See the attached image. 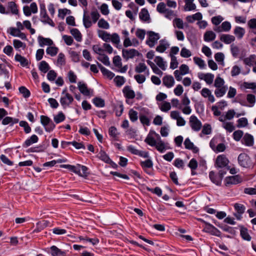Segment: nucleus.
Listing matches in <instances>:
<instances>
[{"label": "nucleus", "mask_w": 256, "mask_h": 256, "mask_svg": "<svg viewBox=\"0 0 256 256\" xmlns=\"http://www.w3.org/2000/svg\"><path fill=\"white\" fill-rule=\"evenodd\" d=\"M240 165L244 168H250L252 166V160L250 156L246 153H241L238 158Z\"/></svg>", "instance_id": "f257e3e1"}, {"label": "nucleus", "mask_w": 256, "mask_h": 256, "mask_svg": "<svg viewBox=\"0 0 256 256\" xmlns=\"http://www.w3.org/2000/svg\"><path fill=\"white\" fill-rule=\"evenodd\" d=\"M40 118V122L44 126L46 132H50L56 126L54 124L48 116L42 115Z\"/></svg>", "instance_id": "f03ea898"}, {"label": "nucleus", "mask_w": 256, "mask_h": 256, "mask_svg": "<svg viewBox=\"0 0 256 256\" xmlns=\"http://www.w3.org/2000/svg\"><path fill=\"white\" fill-rule=\"evenodd\" d=\"M147 34L148 36V39L146 41V44L150 48H152L160 38V35L158 33H156L152 31L148 32Z\"/></svg>", "instance_id": "7ed1b4c3"}, {"label": "nucleus", "mask_w": 256, "mask_h": 256, "mask_svg": "<svg viewBox=\"0 0 256 256\" xmlns=\"http://www.w3.org/2000/svg\"><path fill=\"white\" fill-rule=\"evenodd\" d=\"M190 124L192 130L196 132H198L202 127L201 122L194 115L190 118Z\"/></svg>", "instance_id": "20e7f679"}, {"label": "nucleus", "mask_w": 256, "mask_h": 256, "mask_svg": "<svg viewBox=\"0 0 256 256\" xmlns=\"http://www.w3.org/2000/svg\"><path fill=\"white\" fill-rule=\"evenodd\" d=\"M140 54L135 49L126 50L123 49L122 50V56L126 60H128L130 58H133L136 56H139Z\"/></svg>", "instance_id": "39448f33"}, {"label": "nucleus", "mask_w": 256, "mask_h": 256, "mask_svg": "<svg viewBox=\"0 0 256 256\" xmlns=\"http://www.w3.org/2000/svg\"><path fill=\"white\" fill-rule=\"evenodd\" d=\"M228 160L224 155H220L216 158L215 166L217 168H224L228 166Z\"/></svg>", "instance_id": "423d86ee"}, {"label": "nucleus", "mask_w": 256, "mask_h": 256, "mask_svg": "<svg viewBox=\"0 0 256 256\" xmlns=\"http://www.w3.org/2000/svg\"><path fill=\"white\" fill-rule=\"evenodd\" d=\"M204 232L209 233L212 235L219 236L220 234V231L212 224L208 223H206L204 230Z\"/></svg>", "instance_id": "0eeeda50"}, {"label": "nucleus", "mask_w": 256, "mask_h": 256, "mask_svg": "<svg viewBox=\"0 0 256 256\" xmlns=\"http://www.w3.org/2000/svg\"><path fill=\"white\" fill-rule=\"evenodd\" d=\"M74 100L73 97L68 93H66L65 96H62L60 100V102L64 108L69 106Z\"/></svg>", "instance_id": "6e6552de"}, {"label": "nucleus", "mask_w": 256, "mask_h": 256, "mask_svg": "<svg viewBox=\"0 0 256 256\" xmlns=\"http://www.w3.org/2000/svg\"><path fill=\"white\" fill-rule=\"evenodd\" d=\"M40 20L44 24H48L52 27L55 26V24L52 20L48 16L46 10L40 12Z\"/></svg>", "instance_id": "1a4fd4ad"}, {"label": "nucleus", "mask_w": 256, "mask_h": 256, "mask_svg": "<svg viewBox=\"0 0 256 256\" xmlns=\"http://www.w3.org/2000/svg\"><path fill=\"white\" fill-rule=\"evenodd\" d=\"M242 143L248 146H252L254 144V139L252 136L246 133L242 140Z\"/></svg>", "instance_id": "9d476101"}, {"label": "nucleus", "mask_w": 256, "mask_h": 256, "mask_svg": "<svg viewBox=\"0 0 256 256\" xmlns=\"http://www.w3.org/2000/svg\"><path fill=\"white\" fill-rule=\"evenodd\" d=\"M184 144L186 149L192 150L194 154H196L199 152L198 148L195 146L188 138L185 140Z\"/></svg>", "instance_id": "9b49d317"}, {"label": "nucleus", "mask_w": 256, "mask_h": 256, "mask_svg": "<svg viewBox=\"0 0 256 256\" xmlns=\"http://www.w3.org/2000/svg\"><path fill=\"white\" fill-rule=\"evenodd\" d=\"M162 84L166 88H170L174 86V80L171 75H166L162 78Z\"/></svg>", "instance_id": "f8f14e48"}, {"label": "nucleus", "mask_w": 256, "mask_h": 256, "mask_svg": "<svg viewBox=\"0 0 256 256\" xmlns=\"http://www.w3.org/2000/svg\"><path fill=\"white\" fill-rule=\"evenodd\" d=\"M226 185L236 184L241 182L240 178L238 175L226 177L225 179Z\"/></svg>", "instance_id": "ddd939ff"}, {"label": "nucleus", "mask_w": 256, "mask_h": 256, "mask_svg": "<svg viewBox=\"0 0 256 256\" xmlns=\"http://www.w3.org/2000/svg\"><path fill=\"white\" fill-rule=\"evenodd\" d=\"M60 168L68 169L69 170L74 172L77 174H80V164H78L76 166L70 164H60Z\"/></svg>", "instance_id": "4468645a"}, {"label": "nucleus", "mask_w": 256, "mask_h": 256, "mask_svg": "<svg viewBox=\"0 0 256 256\" xmlns=\"http://www.w3.org/2000/svg\"><path fill=\"white\" fill-rule=\"evenodd\" d=\"M122 92L126 99H133L136 96L134 92L129 86H125L122 90Z\"/></svg>", "instance_id": "2eb2a0df"}, {"label": "nucleus", "mask_w": 256, "mask_h": 256, "mask_svg": "<svg viewBox=\"0 0 256 256\" xmlns=\"http://www.w3.org/2000/svg\"><path fill=\"white\" fill-rule=\"evenodd\" d=\"M154 134L157 138L160 139V140L156 142V144L154 146L158 152H163L166 149L164 142L160 140V138L158 134H156L154 132Z\"/></svg>", "instance_id": "dca6fc26"}, {"label": "nucleus", "mask_w": 256, "mask_h": 256, "mask_svg": "<svg viewBox=\"0 0 256 256\" xmlns=\"http://www.w3.org/2000/svg\"><path fill=\"white\" fill-rule=\"evenodd\" d=\"M78 88L80 92L84 96H89L90 95V90H89L86 84L80 82L78 83Z\"/></svg>", "instance_id": "f3484780"}, {"label": "nucleus", "mask_w": 256, "mask_h": 256, "mask_svg": "<svg viewBox=\"0 0 256 256\" xmlns=\"http://www.w3.org/2000/svg\"><path fill=\"white\" fill-rule=\"evenodd\" d=\"M240 235L242 238L246 240L250 241L251 240V236L248 232V230L247 228L244 227L242 226H240Z\"/></svg>", "instance_id": "a211bd4d"}, {"label": "nucleus", "mask_w": 256, "mask_h": 256, "mask_svg": "<svg viewBox=\"0 0 256 256\" xmlns=\"http://www.w3.org/2000/svg\"><path fill=\"white\" fill-rule=\"evenodd\" d=\"M18 122L19 120L18 118L6 116L2 119V123L3 125L10 124V126H12L15 124L18 123Z\"/></svg>", "instance_id": "6ab92c4d"}, {"label": "nucleus", "mask_w": 256, "mask_h": 256, "mask_svg": "<svg viewBox=\"0 0 256 256\" xmlns=\"http://www.w3.org/2000/svg\"><path fill=\"white\" fill-rule=\"evenodd\" d=\"M38 41L40 46H44V45L52 46L53 44L52 40L49 38H44L42 36H38Z\"/></svg>", "instance_id": "aec40b11"}, {"label": "nucleus", "mask_w": 256, "mask_h": 256, "mask_svg": "<svg viewBox=\"0 0 256 256\" xmlns=\"http://www.w3.org/2000/svg\"><path fill=\"white\" fill-rule=\"evenodd\" d=\"M38 140V138L37 136L33 134L24 142L22 146L24 148H27L31 144L37 142Z\"/></svg>", "instance_id": "412c9836"}, {"label": "nucleus", "mask_w": 256, "mask_h": 256, "mask_svg": "<svg viewBox=\"0 0 256 256\" xmlns=\"http://www.w3.org/2000/svg\"><path fill=\"white\" fill-rule=\"evenodd\" d=\"M50 254L52 256H64L66 252L58 248L55 246H52L50 248Z\"/></svg>", "instance_id": "4be33fe9"}, {"label": "nucleus", "mask_w": 256, "mask_h": 256, "mask_svg": "<svg viewBox=\"0 0 256 256\" xmlns=\"http://www.w3.org/2000/svg\"><path fill=\"white\" fill-rule=\"evenodd\" d=\"M220 40L226 44H230L234 41L235 38L234 36L232 35L223 34L220 36Z\"/></svg>", "instance_id": "5701e85b"}, {"label": "nucleus", "mask_w": 256, "mask_h": 256, "mask_svg": "<svg viewBox=\"0 0 256 256\" xmlns=\"http://www.w3.org/2000/svg\"><path fill=\"white\" fill-rule=\"evenodd\" d=\"M108 134L114 140H118L119 132H118L117 129L115 126H112L109 128Z\"/></svg>", "instance_id": "b1692460"}, {"label": "nucleus", "mask_w": 256, "mask_h": 256, "mask_svg": "<svg viewBox=\"0 0 256 256\" xmlns=\"http://www.w3.org/2000/svg\"><path fill=\"white\" fill-rule=\"evenodd\" d=\"M15 60L20 62L22 66H26L29 64L28 60L24 57L22 56L20 54H16L15 56Z\"/></svg>", "instance_id": "393cba45"}, {"label": "nucleus", "mask_w": 256, "mask_h": 256, "mask_svg": "<svg viewBox=\"0 0 256 256\" xmlns=\"http://www.w3.org/2000/svg\"><path fill=\"white\" fill-rule=\"evenodd\" d=\"M86 13V11L84 10V14L83 16V23L84 27L86 28H88L92 26V22L90 20V16L88 14H87Z\"/></svg>", "instance_id": "a878e982"}, {"label": "nucleus", "mask_w": 256, "mask_h": 256, "mask_svg": "<svg viewBox=\"0 0 256 256\" xmlns=\"http://www.w3.org/2000/svg\"><path fill=\"white\" fill-rule=\"evenodd\" d=\"M139 17L141 20L146 22L150 19V15L148 10L146 8L142 9L139 13Z\"/></svg>", "instance_id": "bb28decb"}, {"label": "nucleus", "mask_w": 256, "mask_h": 256, "mask_svg": "<svg viewBox=\"0 0 256 256\" xmlns=\"http://www.w3.org/2000/svg\"><path fill=\"white\" fill-rule=\"evenodd\" d=\"M98 156L100 160L106 163H110L111 162V160L108 155L104 151L102 150H100L98 155Z\"/></svg>", "instance_id": "cd10ccee"}, {"label": "nucleus", "mask_w": 256, "mask_h": 256, "mask_svg": "<svg viewBox=\"0 0 256 256\" xmlns=\"http://www.w3.org/2000/svg\"><path fill=\"white\" fill-rule=\"evenodd\" d=\"M234 33L238 39H241L242 38L245 34V30L242 27L236 26L234 30Z\"/></svg>", "instance_id": "c85d7f7f"}, {"label": "nucleus", "mask_w": 256, "mask_h": 256, "mask_svg": "<svg viewBox=\"0 0 256 256\" xmlns=\"http://www.w3.org/2000/svg\"><path fill=\"white\" fill-rule=\"evenodd\" d=\"M70 34L74 36L76 40L80 42L82 40V36L80 32L77 28H72L70 30Z\"/></svg>", "instance_id": "c756f323"}, {"label": "nucleus", "mask_w": 256, "mask_h": 256, "mask_svg": "<svg viewBox=\"0 0 256 256\" xmlns=\"http://www.w3.org/2000/svg\"><path fill=\"white\" fill-rule=\"evenodd\" d=\"M46 148L44 144L40 145L36 147L30 148L27 150L28 152H43Z\"/></svg>", "instance_id": "7c9ffc66"}, {"label": "nucleus", "mask_w": 256, "mask_h": 256, "mask_svg": "<svg viewBox=\"0 0 256 256\" xmlns=\"http://www.w3.org/2000/svg\"><path fill=\"white\" fill-rule=\"evenodd\" d=\"M209 177L211 181L216 184L218 186L220 184L221 180L220 178V177H218L215 174L214 172L213 171H211L210 172Z\"/></svg>", "instance_id": "2f4dec72"}, {"label": "nucleus", "mask_w": 256, "mask_h": 256, "mask_svg": "<svg viewBox=\"0 0 256 256\" xmlns=\"http://www.w3.org/2000/svg\"><path fill=\"white\" fill-rule=\"evenodd\" d=\"M38 68L42 72L46 73L49 70L50 67L46 61L43 60L40 63Z\"/></svg>", "instance_id": "473e14b6"}, {"label": "nucleus", "mask_w": 256, "mask_h": 256, "mask_svg": "<svg viewBox=\"0 0 256 256\" xmlns=\"http://www.w3.org/2000/svg\"><path fill=\"white\" fill-rule=\"evenodd\" d=\"M99 36L104 42H109L110 41L111 34L105 31H100Z\"/></svg>", "instance_id": "72a5a7b5"}, {"label": "nucleus", "mask_w": 256, "mask_h": 256, "mask_svg": "<svg viewBox=\"0 0 256 256\" xmlns=\"http://www.w3.org/2000/svg\"><path fill=\"white\" fill-rule=\"evenodd\" d=\"M215 34L212 31H208L204 34V40L206 42H210L216 38Z\"/></svg>", "instance_id": "f704fd0d"}, {"label": "nucleus", "mask_w": 256, "mask_h": 256, "mask_svg": "<svg viewBox=\"0 0 256 256\" xmlns=\"http://www.w3.org/2000/svg\"><path fill=\"white\" fill-rule=\"evenodd\" d=\"M154 61L156 64L162 70H166L165 63L163 60V58L161 56H156Z\"/></svg>", "instance_id": "c9c22d12"}, {"label": "nucleus", "mask_w": 256, "mask_h": 256, "mask_svg": "<svg viewBox=\"0 0 256 256\" xmlns=\"http://www.w3.org/2000/svg\"><path fill=\"white\" fill-rule=\"evenodd\" d=\"M92 102L96 107L102 108L105 106L104 100L100 98H94L92 100Z\"/></svg>", "instance_id": "e433bc0d"}, {"label": "nucleus", "mask_w": 256, "mask_h": 256, "mask_svg": "<svg viewBox=\"0 0 256 256\" xmlns=\"http://www.w3.org/2000/svg\"><path fill=\"white\" fill-rule=\"evenodd\" d=\"M147 70V66L144 62L139 63L135 67V72L137 73L140 74L145 72Z\"/></svg>", "instance_id": "4c0bfd02"}, {"label": "nucleus", "mask_w": 256, "mask_h": 256, "mask_svg": "<svg viewBox=\"0 0 256 256\" xmlns=\"http://www.w3.org/2000/svg\"><path fill=\"white\" fill-rule=\"evenodd\" d=\"M18 90L24 98H26L30 96V92L26 87L22 86L19 88Z\"/></svg>", "instance_id": "58836bf2"}, {"label": "nucleus", "mask_w": 256, "mask_h": 256, "mask_svg": "<svg viewBox=\"0 0 256 256\" xmlns=\"http://www.w3.org/2000/svg\"><path fill=\"white\" fill-rule=\"evenodd\" d=\"M234 208L236 212L239 213L240 214H243L246 210V207L244 204L236 203L234 204Z\"/></svg>", "instance_id": "ea45409f"}, {"label": "nucleus", "mask_w": 256, "mask_h": 256, "mask_svg": "<svg viewBox=\"0 0 256 256\" xmlns=\"http://www.w3.org/2000/svg\"><path fill=\"white\" fill-rule=\"evenodd\" d=\"M226 91V86H223L222 88H217L214 91V94L216 97L220 98L222 96Z\"/></svg>", "instance_id": "a19ab883"}, {"label": "nucleus", "mask_w": 256, "mask_h": 256, "mask_svg": "<svg viewBox=\"0 0 256 256\" xmlns=\"http://www.w3.org/2000/svg\"><path fill=\"white\" fill-rule=\"evenodd\" d=\"M138 113L136 111L133 109H130L128 112V115L130 120L132 122H135L138 120Z\"/></svg>", "instance_id": "79ce46f5"}, {"label": "nucleus", "mask_w": 256, "mask_h": 256, "mask_svg": "<svg viewBox=\"0 0 256 256\" xmlns=\"http://www.w3.org/2000/svg\"><path fill=\"white\" fill-rule=\"evenodd\" d=\"M8 8L11 10L13 14H17L18 12V10L17 8L16 4L14 2H8Z\"/></svg>", "instance_id": "37998d69"}, {"label": "nucleus", "mask_w": 256, "mask_h": 256, "mask_svg": "<svg viewBox=\"0 0 256 256\" xmlns=\"http://www.w3.org/2000/svg\"><path fill=\"white\" fill-rule=\"evenodd\" d=\"M66 116L62 112H60L54 116V121L56 124L60 123L64 120Z\"/></svg>", "instance_id": "c03bdc74"}, {"label": "nucleus", "mask_w": 256, "mask_h": 256, "mask_svg": "<svg viewBox=\"0 0 256 256\" xmlns=\"http://www.w3.org/2000/svg\"><path fill=\"white\" fill-rule=\"evenodd\" d=\"M163 40L160 41L159 45L156 47V50L160 52H164L168 46L167 44H164Z\"/></svg>", "instance_id": "a18cd8bd"}, {"label": "nucleus", "mask_w": 256, "mask_h": 256, "mask_svg": "<svg viewBox=\"0 0 256 256\" xmlns=\"http://www.w3.org/2000/svg\"><path fill=\"white\" fill-rule=\"evenodd\" d=\"M98 60L106 66H109L110 65L108 57L104 54H100L98 58Z\"/></svg>", "instance_id": "49530a36"}, {"label": "nucleus", "mask_w": 256, "mask_h": 256, "mask_svg": "<svg viewBox=\"0 0 256 256\" xmlns=\"http://www.w3.org/2000/svg\"><path fill=\"white\" fill-rule=\"evenodd\" d=\"M58 49L55 46L48 47L46 50V52L48 54L52 56H55L58 52Z\"/></svg>", "instance_id": "de8ad7c7"}, {"label": "nucleus", "mask_w": 256, "mask_h": 256, "mask_svg": "<svg viewBox=\"0 0 256 256\" xmlns=\"http://www.w3.org/2000/svg\"><path fill=\"white\" fill-rule=\"evenodd\" d=\"M114 82L117 86H121L125 82L124 78L122 76H117L114 78Z\"/></svg>", "instance_id": "09e8293b"}, {"label": "nucleus", "mask_w": 256, "mask_h": 256, "mask_svg": "<svg viewBox=\"0 0 256 256\" xmlns=\"http://www.w3.org/2000/svg\"><path fill=\"white\" fill-rule=\"evenodd\" d=\"M144 142L147 144L152 146H154L156 145V142L154 138H153L152 136H150V134H148V136L145 139Z\"/></svg>", "instance_id": "8fccbe9b"}, {"label": "nucleus", "mask_w": 256, "mask_h": 256, "mask_svg": "<svg viewBox=\"0 0 256 256\" xmlns=\"http://www.w3.org/2000/svg\"><path fill=\"white\" fill-rule=\"evenodd\" d=\"M13 44L14 47L16 49L21 48L24 49L26 47V44L18 40H13Z\"/></svg>", "instance_id": "3c124183"}, {"label": "nucleus", "mask_w": 256, "mask_h": 256, "mask_svg": "<svg viewBox=\"0 0 256 256\" xmlns=\"http://www.w3.org/2000/svg\"><path fill=\"white\" fill-rule=\"evenodd\" d=\"M20 126L24 128V132L26 134H28L31 132V128L29 126L28 123L24 120L20 122Z\"/></svg>", "instance_id": "603ef678"}, {"label": "nucleus", "mask_w": 256, "mask_h": 256, "mask_svg": "<svg viewBox=\"0 0 256 256\" xmlns=\"http://www.w3.org/2000/svg\"><path fill=\"white\" fill-rule=\"evenodd\" d=\"M140 166L143 168H151L153 166V163L151 160L148 159L144 162H141Z\"/></svg>", "instance_id": "864d4df0"}, {"label": "nucleus", "mask_w": 256, "mask_h": 256, "mask_svg": "<svg viewBox=\"0 0 256 256\" xmlns=\"http://www.w3.org/2000/svg\"><path fill=\"white\" fill-rule=\"evenodd\" d=\"M244 134L243 132L241 130H237L233 133L234 139L237 142H238L242 138Z\"/></svg>", "instance_id": "5fc2aeb1"}, {"label": "nucleus", "mask_w": 256, "mask_h": 256, "mask_svg": "<svg viewBox=\"0 0 256 256\" xmlns=\"http://www.w3.org/2000/svg\"><path fill=\"white\" fill-rule=\"evenodd\" d=\"M202 74L203 75V74ZM204 79L208 84H211L214 78V74L208 73L204 74Z\"/></svg>", "instance_id": "6e6d98bb"}, {"label": "nucleus", "mask_w": 256, "mask_h": 256, "mask_svg": "<svg viewBox=\"0 0 256 256\" xmlns=\"http://www.w3.org/2000/svg\"><path fill=\"white\" fill-rule=\"evenodd\" d=\"M170 58L171 62L170 64V68L174 70L178 67V63L177 61L176 58L174 56L170 54Z\"/></svg>", "instance_id": "4d7b16f0"}, {"label": "nucleus", "mask_w": 256, "mask_h": 256, "mask_svg": "<svg viewBox=\"0 0 256 256\" xmlns=\"http://www.w3.org/2000/svg\"><path fill=\"white\" fill-rule=\"evenodd\" d=\"M113 63L115 66L120 68L122 66V60L119 56H114L113 58Z\"/></svg>", "instance_id": "13d9d810"}, {"label": "nucleus", "mask_w": 256, "mask_h": 256, "mask_svg": "<svg viewBox=\"0 0 256 256\" xmlns=\"http://www.w3.org/2000/svg\"><path fill=\"white\" fill-rule=\"evenodd\" d=\"M238 124L237 127L238 128H242V127H244L248 124V120L246 118H239L238 121Z\"/></svg>", "instance_id": "bf43d9fd"}, {"label": "nucleus", "mask_w": 256, "mask_h": 256, "mask_svg": "<svg viewBox=\"0 0 256 256\" xmlns=\"http://www.w3.org/2000/svg\"><path fill=\"white\" fill-rule=\"evenodd\" d=\"M98 24V27L104 29H108L110 27L108 23L103 18L99 20Z\"/></svg>", "instance_id": "052dcab7"}, {"label": "nucleus", "mask_w": 256, "mask_h": 256, "mask_svg": "<svg viewBox=\"0 0 256 256\" xmlns=\"http://www.w3.org/2000/svg\"><path fill=\"white\" fill-rule=\"evenodd\" d=\"M224 80L220 77H217L214 81V86L217 88H222L224 86Z\"/></svg>", "instance_id": "680f3d73"}, {"label": "nucleus", "mask_w": 256, "mask_h": 256, "mask_svg": "<svg viewBox=\"0 0 256 256\" xmlns=\"http://www.w3.org/2000/svg\"><path fill=\"white\" fill-rule=\"evenodd\" d=\"M212 132V128L210 124H204L203 126L202 132L206 135L210 134Z\"/></svg>", "instance_id": "e2e57ef3"}, {"label": "nucleus", "mask_w": 256, "mask_h": 256, "mask_svg": "<svg viewBox=\"0 0 256 256\" xmlns=\"http://www.w3.org/2000/svg\"><path fill=\"white\" fill-rule=\"evenodd\" d=\"M194 62L198 65L200 68H204L206 64L204 60H202L201 58L198 57H194Z\"/></svg>", "instance_id": "0e129e2a"}, {"label": "nucleus", "mask_w": 256, "mask_h": 256, "mask_svg": "<svg viewBox=\"0 0 256 256\" xmlns=\"http://www.w3.org/2000/svg\"><path fill=\"white\" fill-rule=\"evenodd\" d=\"M192 53L190 51L186 48H182L180 52V56L184 58H188L191 56Z\"/></svg>", "instance_id": "69168bd1"}, {"label": "nucleus", "mask_w": 256, "mask_h": 256, "mask_svg": "<svg viewBox=\"0 0 256 256\" xmlns=\"http://www.w3.org/2000/svg\"><path fill=\"white\" fill-rule=\"evenodd\" d=\"M174 24L178 28L183 29L184 24L183 21L180 18H176L174 20Z\"/></svg>", "instance_id": "338daca9"}, {"label": "nucleus", "mask_w": 256, "mask_h": 256, "mask_svg": "<svg viewBox=\"0 0 256 256\" xmlns=\"http://www.w3.org/2000/svg\"><path fill=\"white\" fill-rule=\"evenodd\" d=\"M174 165L178 168H180L182 169H184V161L178 158L174 160Z\"/></svg>", "instance_id": "774afa93"}]
</instances>
